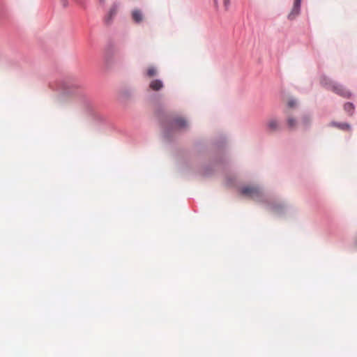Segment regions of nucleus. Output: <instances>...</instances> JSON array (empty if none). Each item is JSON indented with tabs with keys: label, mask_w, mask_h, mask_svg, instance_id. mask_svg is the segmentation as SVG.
I'll list each match as a JSON object with an SVG mask.
<instances>
[{
	"label": "nucleus",
	"mask_w": 357,
	"mask_h": 357,
	"mask_svg": "<svg viewBox=\"0 0 357 357\" xmlns=\"http://www.w3.org/2000/svg\"><path fill=\"white\" fill-rule=\"evenodd\" d=\"M331 126L335 127L342 130H351V126L347 123H337V122H331Z\"/></svg>",
	"instance_id": "39448f33"
},
{
	"label": "nucleus",
	"mask_w": 357,
	"mask_h": 357,
	"mask_svg": "<svg viewBox=\"0 0 357 357\" xmlns=\"http://www.w3.org/2000/svg\"><path fill=\"white\" fill-rule=\"evenodd\" d=\"M213 1H214V3H215V5L216 6V5H217V3H218L217 0H213Z\"/></svg>",
	"instance_id": "f3484780"
},
{
	"label": "nucleus",
	"mask_w": 357,
	"mask_h": 357,
	"mask_svg": "<svg viewBox=\"0 0 357 357\" xmlns=\"http://www.w3.org/2000/svg\"><path fill=\"white\" fill-rule=\"evenodd\" d=\"M241 193L252 199L259 197L261 195L259 189L257 187L247 186L241 189Z\"/></svg>",
	"instance_id": "f257e3e1"
},
{
	"label": "nucleus",
	"mask_w": 357,
	"mask_h": 357,
	"mask_svg": "<svg viewBox=\"0 0 357 357\" xmlns=\"http://www.w3.org/2000/svg\"><path fill=\"white\" fill-rule=\"evenodd\" d=\"M171 127L174 130L185 129L188 127V122L182 117H176L172 120Z\"/></svg>",
	"instance_id": "f03ea898"
},
{
	"label": "nucleus",
	"mask_w": 357,
	"mask_h": 357,
	"mask_svg": "<svg viewBox=\"0 0 357 357\" xmlns=\"http://www.w3.org/2000/svg\"><path fill=\"white\" fill-rule=\"evenodd\" d=\"M296 105V101L294 100H290L289 102H288V106L289 107H293Z\"/></svg>",
	"instance_id": "2eb2a0df"
},
{
	"label": "nucleus",
	"mask_w": 357,
	"mask_h": 357,
	"mask_svg": "<svg viewBox=\"0 0 357 357\" xmlns=\"http://www.w3.org/2000/svg\"><path fill=\"white\" fill-rule=\"evenodd\" d=\"M132 17L135 22H141L143 20V15L139 10H134L132 13Z\"/></svg>",
	"instance_id": "6e6552de"
},
{
	"label": "nucleus",
	"mask_w": 357,
	"mask_h": 357,
	"mask_svg": "<svg viewBox=\"0 0 357 357\" xmlns=\"http://www.w3.org/2000/svg\"><path fill=\"white\" fill-rule=\"evenodd\" d=\"M267 128L271 132H274L280 128V124L277 119H271L267 121L266 123Z\"/></svg>",
	"instance_id": "7ed1b4c3"
},
{
	"label": "nucleus",
	"mask_w": 357,
	"mask_h": 357,
	"mask_svg": "<svg viewBox=\"0 0 357 357\" xmlns=\"http://www.w3.org/2000/svg\"><path fill=\"white\" fill-rule=\"evenodd\" d=\"M287 124L289 129L292 130L296 128L297 121L293 116H288L287 119Z\"/></svg>",
	"instance_id": "1a4fd4ad"
},
{
	"label": "nucleus",
	"mask_w": 357,
	"mask_h": 357,
	"mask_svg": "<svg viewBox=\"0 0 357 357\" xmlns=\"http://www.w3.org/2000/svg\"><path fill=\"white\" fill-rule=\"evenodd\" d=\"M333 90L335 93L342 96L349 97L350 96V93L344 88H342L341 86H333Z\"/></svg>",
	"instance_id": "0eeeda50"
},
{
	"label": "nucleus",
	"mask_w": 357,
	"mask_h": 357,
	"mask_svg": "<svg viewBox=\"0 0 357 357\" xmlns=\"http://www.w3.org/2000/svg\"><path fill=\"white\" fill-rule=\"evenodd\" d=\"M61 3L63 5V6L66 7L68 6V1L67 0H61Z\"/></svg>",
	"instance_id": "dca6fc26"
},
{
	"label": "nucleus",
	"mask_w": 357,
	"mask_h": 357,
	"mask_svg": "<svg viewBox=\"0 0 357 357\" xmlns=\"http://www.w3.org/2000/svg\"><path fill=\"white\" fill-rule=\"evenodd\" d=\"M224 6L226 10H227L230 6V1L229 0H223Z\"/></svg>",
	"instance_id": "4468645a"
},
{
	"label": "nucleus",
	"mask_w": 357,
	"mask_h": 357,
	"mask_svg": "<svg viewBox=\"0 0 357 357\" xmlns=\"http://www.w3.org/2000/svg\"><path fill=\"white\" fill-rule=\"evenodd\" d=\"M310 122V119L307 117V116H304L303 119H302V123L303 124L306 126L308 125Z\"/></svg>",
	"instance_id": "ddd939ff"
},
{
	"label": "nucleus",
	"mask_w": 357,
	"mask_h": 357,
	"mask_svg": "<svg viewBox=\"0 0 357 357\" xmlns=\"http://www.w3.org/2000/svg\"><path fill=\"white\" fill-rule=\"evenodd\" d=\"M344 109L345 111H347L348 112H350L351 114L353 110H354V105L352 103L347 102L344 105Z\"/></svg>",
	"instance_id": "f8f14e48"
},
{
	"label": "nucleus",
	"mask_w": 357,
	"mask_h": 357,
	"mask_svg": "<svg viewBox=\"0 0 357 357\" xmlns=\"http://www.w3.org/2000/svg\"><path fill=\"white\" fill-rule=\"evenodd\" d=\"M99 1H100V2H103V1H104V0H99Z\"/></svg>",
	"instance_id": "a211bd4d"
},
{
	"label": "nucleus",
	"mask_w": 357,
	"mask_h": 357,
	"mask_svg": "<svg viewBox=\"0 0 357 357\" xmlns=\"http://www.w3.org/2000/svg\"><path fill=\"white\" fill-rule=\"evenodd\" d=\"M116 13V8L113 7L110 9L108 15L105 17V21L108 23L111 21L112 17Z\"/></svg>",
	"instance_id": "9d476101"
},
{
	"label": "nucleus",
	"mask_w": 357,
	"mask_h": 357,
	"mask_svg": "<svg viewBox=\"0 0 357 357\" xmlns=\"http://www.w3.org/2000/svg\"><path fill=\"white\" fill-rule=\"evenodd\" d=\"M149 86L153 91H158L163 87V84L159 79H154L151 82Z\"/></svg>",
	"instance_id": "423d86ee"
},
{
	"label": "nucleus",
	"mask_w": 357,
	"mask_h": 357,
	"mask_svg": "<svg viewBox=\"0 0 357 357\" xmlns=\"http://www.w3.org/2000/svg\"><path fill=\"white\" fill-rule=\"evenodd\" d=\"M157 73V70L156 69L151 66V67H149L147 70V72H146V75L148 77H153L156 75Z\"/></svg>",
	"instance_id": "9b49d317"
},
{
	"label": "nucleus",
	"mask_w": 357,
	"mask_h": 357,
	"mask_svg": "<svg viewBox=\"0 0 357 357\" xmlns=\"http://www.w3.org/2000/svg\"><path fill=\"white\" fill-rule=\"evenodd\" d=\"M301 0H294V6L292 8L291 12L289 15V18L292 20L294 19L300 11V7H301Z\"/></svg>",
	"instance_id": "20e7f679"
}]
</instances>
